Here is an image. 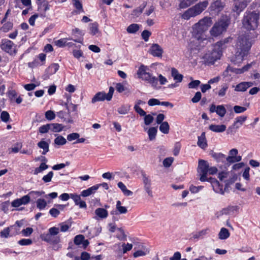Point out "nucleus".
<instances>
[{"mask_svg": "<svg viewBox=\"0 0 260 260\" xmlns=\"http://www.w3.org/2000/svg\"><path fill=\"white\" fill-rule=\"evenodd\" d=\"M260 15L255 11H246L242 19V27L247 30H254L257 28Z\"/></svg>", "mask_w": 260, "mask_h": 260, "instance_id": "obj_1", "label": "nucleus"}, {"mask_svg": "<svg viewBox=\"0 0 260 260\" xmlns=\"http://www.w3.org/2000/svg\"><path fill=\"white\" fill-rule=\"evenodd\" d=\"M257 36L258 34L256 31L247 32L240 36L237 42L238 49L244 50L246 53H249L252 45L254 42V39L257 37Z\"/></svg>", "mask_w": 260, "mask_h": 260, "instance_id": "obj_2", "label": "nucleus"}, {"mask_svg": "<svg viewBox=\"0 0 260 260\" xmlns=\"http://www.w3.org/2000/svg\"><path fill=\"white\" fill-rule=\"evenodd\" d=\"M212 23L213 22L211 17H205L201 19L194 24L193 27L194 37L198 40H204V33L208 30Z\"/></svg>", "mask_w": 260, "mask_h": 260, "instance_id": "obj_3", "label": "nucleus"}, {"mask_svg": "<svg viewBox=\"0 0 260 260\" xmlns=\"http://www.w3.org/2000/svg\"><path fill=\"white\" fill-rule=\"evenodd\" d=\"M208 5V1L199 2L185 11L182 15L181 17L185 20H189L191 17H196L204 11Z\"/></svg>", "mask_w": 260, "mask_h": 260, "instance_id": "obj_4", "label": "nucleus"}, {"mask_svg": "<svg viewBox=\"0 0 260 260\" xmlns=\"http://www.w3.org/2000/svg\"><path fill=\"white\" fill-rule=\"evenodd\" d=\"M149 70V69L148 67L141 64L137 71L138 77L151 84L152 86L156 87L157 85L158 79L156 77L153 76L148 72Z\"/></svg>", "mask_w": 260, "mask_h": 260, "instance_id": "obj_5", "label": "nucleus"}, {"mask_svg": "<svg viewBox=\"0 0 260 260\" xmlns=\"http://www.w3.org/2000/svg\"><path fill=\"white\" fill-rule=\"evenodd\" d=\"M59 232V229L55 226L51 227L48 229L47 234L44 233L41 235V238L50 244H57L60 242V237L57 236Z\"/></svg>", "mask_w": 260, "mask_h": 260, "instance_id": "obj_6", "label": "nucleus"}, {"mask_svg": "<svg viewBox=\"0 0 260 260\" xmlns=\"http://www.w3.org/2000/svg\"><path fill=\"white\" fill-rule=\"evenodd\" d=\"M209 166L207 161L203 159L199 160L197 171L200 176V180L202 182H205L209 179V178L207 177Z\"/></svg>", "mask_w": 260, "mask_h": 260, "instance_id": "obj_7", "label": "nucleus"}, {"mask_svg": "<svg viewBox=\"0 0 260 260\" xmlns=\"http://www.w3.org/2000/svg\"><path fill=\"white\" fill-rule=\"evenodd\" d=\"M230 38H226L222 40L217 42L214 46V48L212 52V57L214 58L213 62H214L216 60L220 59L222 55V49L225 44L229 42Z\"/></svg>", "mask_w": 260, "mask_h": 260, "instance_id": "obj_8", "label": "nucleus"}, {"mask_svg": "<svg viewBox=\"0 0 260 260\" xmlns=\"http://www.w3.org/2000/svg\"><path fill=\"white\" fill-rule=\"evenodd\" d=\"M228 25L227 21L221 20L214 24L210 30V34L214 37L218 36L226 30Z\"/></svg>", "mask_w": 260, "mask_h": 260, "instance_id": "obj_9", "label": "nucleus"}, {"mask_svg": "<svg viewBox=\"0 0 260 260\" xmlns=\"http://www.w3.org/2000/svg\"><path fill=\"white\" fill-rule=\"evenodd\" d=\"M209 182L213 188V190L218 193H220L221 194H223L224 191H226V189L229 187V183H226L225 187L224 189H223V185L220 184L219 181L215 178L212 177H209V179L207 181Z\"/></svg>", "mask_w": 260, "mask_h": 260, "instance_id": "obj_10", "label": "nucleus"}, {"mask_svg": "<svg viewBox=\"0 0 260 260\" xmlns=\"http://www.w3.org/2000/svg\"><path fill=\"white\" fill-rule=\"evenodd\" d=\"M224 6V3L221 0H212L209 10L212 13L218 14L223 9Z\"/></svg>", "mask_w": 260, "mask_h": 260, "instance_id": "obj_11", "label": "nucleus"}, {"mask_svg": "<svg viewBox=\"0 0 260 260\" xmlns=\"http://www.w3.org/2000/svg\"><path fill=\"white\" fill-rule=\"evenodd\" d=\"M14 45V44L12 41L9 40L3 39L0 47L3 51L10 55H12L16 53L13 48Z\"/></svg>", "mask_w": 260, "mask_h": 260, "instance_id": "obj_12", "label": "nucleus"}, {"mask_svg": "<svg viewBox=\"0 0 260 260\" xmlns=\"http://www.w3.org/2000/svg\"><path fill=\"white\" fill-rule=\"evenodd\" d=\"M142 176L144 190L150 197H152L153 193L151 189V179L144 172H142Z\"/></svg>", "mask_w": 260, "mask_h": 260, "instance_id": "obj_13", "label": "nucleus"}, {"mask_svg": "<svg viewBox=\"0 0 260 260\" xmlns=\"http://www.w3.org/2000/svg\"><path fill=\"white\" fill-rule=\"evenodd\" d=\"M209 111L211 113L216 112L221 117H224L226 112L224 106L222 105L216 106L214 104H212L210 107Z\"/></svg>", "mask_w": 260, "mask_h": 260, "instance_id": "obj_14", "label": "nucleus"}, {"mask_svg": "<svg viewBox=\"0 0 260 260\" xmlns=\"http://www.w3.org/2000/svg\"><path fill=\"white\" fill-rule=\"evenodd\" d=\"M23 225L22 221L17 220L15 223L12 225L9 226L10 229L11 236H15L20 233V228Z\"/></svg>", "mask_w": 260, "mask_h": 260, "instance_id": "obj_15", "label": "nucleus"}, {"mask_svg": "<svg viewBox=\"0 0 260 260\" xmlns=\"http://www.w3.org/2000/svg\"><path fill=\"white\" fill-rule=\"evenodd\" d=\"M150 53L153 56L161 57L163 53V50L161 47L157 44H153L150 48Z\"/></svg>", "mask_w": 260, "mask_h": 260, "instance_id": "obj_16", "label": "nucleus"}, {"mask_svg": "<svg viewBox=\"0 0 260 260\" xmlns=\"http://www.w3.org/2000/svg\"><path fill=\"white\" fill-rule=\"evenodd\" d=\"M247 3L245 1H236L234 3L233 11L236 12L238 15H239L247 7Z\"/></svg>", "mask_w": 260, "mask_h": 260, "instance_id": "obj_17", "label": "nucleus"}, {"mask_svg": "<svg viewBox=\"0 0 260 260\" xmlns=\"http://www.w3.org/2000/svg\"><path fill=\"white\" fill-rule=\"evenodd\" d=\"M248 53H245L244 50H239L236 52L234 58L232 61L235 64H239L242 62L245 56H247Z\"/></svg>", "mask_w": 260, "mask_h": 260, "instance_id": "obj_18", "label": "nucleus"}, {"mask_svg": "<svg viewBox=\"0 0 260 260\" xmlns=\"http://www.w3.org/2000/svg\"><path fill=\"white\" fill-rule=\"evenodd\" d=\"M99 188V185H93L87 189L83 190L81 192V196L83 197H88L92 194L94 193Z\"/></svg>", "mask_w": 260, "mask_h": 260, "instance_id": "obj_19", "label": "nucleus"}, {"mask_svg": "<svg viewBox=\"0 0 260 260\" xmlns=\"http://www.w3.org/2000/svg\"><path fill=\"white\" fill-rule=\"evenodd\" d=\"M205 135V132H203L201 135L198 138L197 144L198 146L202 149H205L208 145Z\"/></svg>", "mask_w": 260, "mask_h": 260, "instance_id": "obj_20", "label": "nucleus"}, {"mask_svg": "<svg viewBox=\"0 0 260 260\" xmlns=\"http://www.w3.org/2000/svg\"><path fill=\"white\" fill-rule=\"evenodd\" d=\"M105 100L107 101L106 93L104 92H98L92 98L91 103L94 104L97 102L104 101Z\"/></svg>", "mask_w": 260, "mask_h": 260, "instance_id": "obj_21", "label": "nucleus"}, {"mask_svg": "<svg viewBox=\"0 0 260 260\" xmlns=\"http://www.w3.org/2000/svg\"><path fill=\"white\" fill-rule=\"evenodd\" d=\"M226 125L224 124L216 125L211 124L209 126V129L215 133H222L226 130Z\"/></svg>", "mask_w": 260, "mask_h": 260, "instance_id": "obj_22", "label": "nucleus"}, {"mask_svg": "<svg viewBox=\"0 0 260 260\" xmlns=\"http://www.w3.org/2000/svg\"><path fill=\"white\" fill-rule=\"evenodd\" d=\"M242 159V157L240 155L238 156H229L226 157V161L225 165L226 166H230L231 164L239 162Z\"/></svg>", "mask_w": 260, "mask_h": 260, "instance_id": "obj_23", "label": "nucleus"}, {"mask_svg": "<svg viewBox=\"0 0 260 260\" xmlns=\"http://www.w3.org/2000/svg\"><path fill=\"white\" fill-rule=\"evenodd\" d=\"M212 157H213L217 162H222L224 164L226 161V156L221 153L212 152L211 153Z\"/></svg>", "mask_w": 260, "mask_h": 260, "instance_id": "obj_24", "label": "nucleus"}, {"mask_svg": "<svg viewBox=\"0 0 260 260\" xmlns=\"http://www.w3.org/2000/svg\"><path fill=\"white\" fill-rule=\"evenodd\" d=\"M76 34L79 35L80 37L75 39H72L74 42L79 43H82L83 41V36L84 33L78 28H75L72 30V34L75 35Z\"/></svg>", "mask_w": 260, "mask_h": 260, "instance_id": "obj_25", "label": "nucleus"}, {"mask_svg": "<svg viewBox=\"0 0 260 260\" xmlns=\"http://www.w3.org/2000/svg\"><path fill=\"white\" fill-rule=\"evenodd\" d=\"M95 214L98 217L104 219L106 218L108 216V211L103 208H98L95 210Z\"/></svg>", "mask_w": 260, "mask_h": 260, "instance_id": "obj_26", "label": "nucleus"}, {"mask_svg": "<svg viewBox=\"0 0 260 260\" xmlns=\"http://www.w3.org/2000/svg\"><path fill=\"white\" fill-rule=\"evenodd\" d=\"M147 4L146 2H143V3L139 7L136 8L133 11L132 15L136 17H139L143 12V10L146 8Z\"/></svg>", "mask_w": 260, "mask_h": 260, "instance_id": "obj_27", "label": "nucleus"}, {"mask_svg": "<svg viewBox=\"0 0 260 260\" xmlns=\"http://www.w3.org/2000/svg\"><path fill=\"white\" fill-rule=\"evenodd\" d=\"M246 119L247 116H241L236 117L233 123V126H235L236 129L239 128V127L243 124Z\"/></svg>", "mask_w": 260, "mask_h": 260, "instance_id": "obj_28", "label": "nucleus"}, {"mask_svg": "<svg viewBox=\"0 0 260 260\" xmlns=\"http://www.w3.org/2000/svg\"><path fill=\"white\" fill-rule=\"evenodd\" d=\"M171 75L174 79L176 80L177 82H181L182 81L183 76L182 74H180L178 73V71L176 69H172Z\"/></svg>", "mask_w": 260, "mask_h": 260, "instance_id": "obj_29", "label": "nucleus"}, {"mask_svg": "<svg viewBox=\"0 0 260 260\" xmlns=\"http://www.w3.org/2000/svg\"><path fill=\"white\" fill-rule=\"evenodd\" d=\"M50 130L53 132H60L63 129V126L61 124L57 123L49 124Z\"/></svg>", "mask_w": 260, "mask_h": 260, "instance_id": "obj_30", "label": "nucleus"}, {"mask_svg": "<svg viewBox=\"0 0 260 260\" xmlns=\"http://www.w3.org/2000/svg\"><path fill=\"white\" fill-rule=\"evenodd\" d=\"M37 145L39 148L43 149V151L42 153V154L45 155L49 151V144L44 140H41L38 143Z\"/></svg>", "mask_w": 260, "mask_h": 260, "instance_id": "obj_31", "label": "nucleus"}, {"mask_svg": "<svg viewBox=\"0 0 260 260\" xmlns=\"http://www.w3.org/2000/svg\"><path fill=\"white\" fill-rule=\"evenodd\" d=\"M230 236L229 230L224 228H222L218 234V237L221 240L228 239Z\"/></svg>", "mask_w": 260, "mask_h": 260, "instance_id": "obj_32", "label": "nucleus"}, {"mask_svg": "<svg viewBox=\"0 0 260 260\" xmlns=\"http://www.w3.org/2000/svg\"><path fill=\"white\" fill-rule=\"evenodd\" d=\"M117 185L125 196H131L133 195V192L132 191L128 190L126 188V186L122 182H119Z\"/></svg>", "mask_w": 260, "mask_h": 260, "instance_id": "obj_33", "label": "nucleus"}, {"mask_svg": "<svg viewBox=\"0 0 260 260\" xmlns=\"http://www.w3.org/2000/svg\"><path fill=\"white\" fill-rule=\"evenodd\" d=\"M59 66L58 63H53L50 65L46 70L49 74L53 75L58 70Z\"/></svg>", "mask_w": 260, "mask_h": 260, "instance_id": "obj_34", "label": "nucleus"}, {"mask_svg": "<svg viewBox=\"0 0 260 260\" xmlns=\"http://www.w3.org/2000/svg\"><path fill=\"white\" fill-rule=\"evenodd\" d=\"M157 132V127H151L149 128L148 131V135L149 137V139L150 141H152L155 139Z\"/></svg>", "mask_w": 260, "mask_h": 260, "instance_id": "obj_35", "label": "nucleus"}, {"mask_svg": "<svg viewBox=\"0 0 260 260\" xmlns=\"http://www.w3.org/2000/svg\"><path fill=\"white\" fill-rule=\"evenodd\" d=\"M198 0H182L179 4V7L180 9H185L195 2H196Z\"/></svg>", "mask_w": 260, "mask_h": 260, "instance_id": "obj_36", "label": "nucleus"}, {"mask_svg": "<svg viewBox=\"0 0 260 260\" xmlns=\"http://www.w3.org/2000/svg\"><path fill=\"white\" fill-rule=\"evenodd\" d=\"M36 206L40 210L44 209L47 205V203L44 199H38L36 202Z\"/></svg>", "mask_w": 260, "mask_h": 260, "instance_id": "obj_37", "label": "nucleus"}, {"mask_svg": "<svg viewBox=\"0 0 260 260\" xmlns=\"http://www.w3.org/2000/svg\"><path fill=\"white\" fill-rule=\"evenodd\" d=\"M159 126V130L160 131L165 134H168L169 133L170 126L167 121H164L163 123H161Z\"/></svg>", "mask_w": 260, "mask_h": 260, "instance_id": "obj_38", "label": "nucleus"}, {"mask_svg": "<svg viewBox=\"0 0 260 260\" xmlns=\"http://www.w3.org/2000/svg\"><path fill=\"white\" fill-rule=\"evenodd\" d=\"M99 24L97 22H94L89 24L90 32L92 35H96L99 31Z\"/></svg>", "mask_w": 260, "mask_h": 260, "instance_id": "obj_39", "label": "nucleus"}, {"mask_svg": "<svg viewBox=\"0 0 260 260\" xmlns=\"http://www.w3.org/2000/svg\"><path fill=\"white\" fill-rule=\"evenodd\" d=\"M139 29V25L136 23H133L129 25L126 28L128 33L135 34Z\"/></svg>", "mask_w": 260, "mask_h": 260, "instance_id": "obj_40", "label": "nucleus"}, {"mask_svg": "<svg viewBox=\"0 0 260 260\" xmlns=\"http://www.w3.org/2000/svg\"><path fill=\"white\" fill-rule=\"evenodd\" d=\"M72 40V39L63 38L57 40L55 42V45L58 47H63L69 45L67 44V40Z\"/></svg>", "mask_w": 260, "mask_h": 260, "instance_id": "obj_41", "label": "nucleus"}, {"mask_svg": "<svg viewBox=\"0 0 260 260\" xmlns=\"http://www.w3.org/2000/svg\"><path fill=\"white\" fill-rule=\"evenodd\" d=\"M121 202L117 201L116 205V208L119 214H125L127 213V210L125 207L121 206Z\"/></svg>", "mask_w": 260, "mask_h": 260, "instance_id": "obj_42", "label": "nucleus"}, {"mask_svg": "<svg viewBox=\"0 0 260 260\" xmlns=\"http://www.w3.org/2000/svg\"><path fill=\"white\" fill-rule=\"evenodd\" d=\"M209 231V230L208 228L202 230L193 234L192 238H193L194 239H199L200 238H202L204 236L206 235L208 233Z\"/></svg>", "mask_w": 260, "mask_h": 260, "instance_id": "obj_43", "label": "nucleus"}, {"mask_svg": "<svg viewBox=\"0 0 260 260\" xmlns=\"http://www.w3.org/2000/svg\"><path fill=\"white\" fill-rule=\"evenodd\" d=\"M10 232V229L9 227H7L0 232V237L2 238H8L11 237Z\"/></svg>", "mask_w": 260, "mask_h": 260, "instance_id": "obj_44", "label": "nucleus"}, {"mask_svg": "<svg viewBox=\"0 0 260 260\" xmlns=\"http://www.w3.org/2000/svg\"><path fill=\"white\" fill-rule=\"evenodd\" d=\"M149 252V250L147 248H145L143 250H139L136 251L134 253L133 255L135 257H137L139 256L145 255Z\"/></svg>", "mask_w": 260, "mask_h": 260, "instance_id": "obj_45", "label": "nucleus"}, {"mask_svg": "<svg viewBox=\"0 0 260 260\" xmlns=\"http://www.w3.org/2000/svg\"><path fill=\"white\" fill-rule=\"evenodd\" d=\"M66 143V139L61 136H58L54 139V143L57 145H63Z\"/></svg>", "mask_w": 260, "mask_h": 260, "instance_id": "obj_46", "label": "nucleus"}, {"mask_svg": "<svg viewBox=\"0 0 260 260\" xmlns=\"http://www.w3.org/2000/svg\"><path fill=\"white\" fill-rule=\"evenodd\" d=\"M45 193L44 191H31L28 194L30 198H31L34 199H36L37 197L42 196Z\"/></svg>", "mask_w": 260, "mask_h": 260, "instance_id": "obj_47", "label": "nucleus"}, {"mask_svg": "<svg viewBox=\"0 0 260 260\" xmlns=\"http://www.w3.org/2000/svg\"><path fill=\"white\" fill-rule=\"evenodd\" d=\"M10 119V115L7 111H3L1 114V119L2 121L7 123Z\"/></svg>", "mask_w": 260, "mask_h": 260, "instance_id": "obj_48", "label": "nucleus"}, {"mask_svg": "<svg viewBox=\"0 0 260 260\" xmlns=\"http://www.w3.org/2000/svg\"><path fill=\"white\" fill-rule=\"evenodd\" d=\"M247 89L244 82H242L237 84L235 88L236 91H245Z\"/></svg>", "mask_w": 260, "mask_h": 260, "instance_id": "obj_49", "label": "nucleus"}, {"mask_svg": "<svg viewBox=\"0 0 260 260\" xmlns=\"http://www.w3.org/2000/svg\"><path fill=\"white\" fill-rule=\"evenodd\" d=\"M73 5L76 8V9L79 11V13L80 12H84L83 6L81 2L79 0H73Z\"/></svg>", "mask_w": 260, "mask_h": 260, "instance_id": "obj_50", "label": "nucleus"}, {"mask_svg": "<svg viewBox=\"0 0 260 260\" xmlns=\"http://www.w3.org/2000/svg\"><path fill=\"white\" fill-rule=\"evenodd\" d=\"M84 236L83 235H78L74 238V243L77 245H79L82 244L84 240Z\"/></svg>", "mask_w": 260, "mask_h": 260, "instance_id": "obj_51", "label": "nucleus"}, {"mask_svg": "<svg viewBox=\"0 0 260 260\" xmlns=\"http://www.w3.org/2000/svg\"><path fill=\"white\" fill-rule=\"evenodd\" d=\"M7 94L11 101H12L17 95L16 91L12 89L8 90Z\"/></svg>", "mask_w": 260, "mask_h": 260, "instance_id": "obj_52", "label": "nucleus"}, {"mask_svg": "<svg viewBox=\"0 0 260 260\" xmlns=\"http://www.w3.org/2000/svg\"><path fill=\"white\" fill-rule=\"evenodd\" d=\"M174 161V158L172 157H169L166 158L163 160V165L166 168L170 167Z\"/></svg>", "mask_w": 260, "mask_h": 260, "instance_id": "obj_53", "label": "nucleus"}, {"mask_svg": "<svg viewBox=\"0 0 260 260\" xmlns=\"http://www.w3.org/2000/svg\"><path fill=\"white\" fill-rule=\"evenodd\" d=\"M129 109V106L122 105L118 108L117 112L120 114H125L128 112Z\"/></svg>", "mask_w": 260, "mask_h": 260, "instance_id": "obj_54", "label": "nucleus"}, {"mask_svg": "<svg viewBox=\"0 0 260 260\" xmlns=\"http://www.w3.org/2000/svg\"><path fill=\"white\" fill-rule=\"evenodd\" d=\"M53 172L52 171L49 172L47 175L43 176L42 180L45 183H48L51 181L52 178L53 176Z\"/></svg>", "mask_w": 260, "mask_h": 260, "instance_id": "obj_55", "label": "nucleus"}, {"mask_svg": "<svg viewBox=\"0 0 260 260\" xmlns=\"http://www.w3.org/2000/svg\"><path fill=\"white\" fill-rule=\"evenodd\" d=\"M18 243L22 246L29 245L32 243V241L30 239H22L18 241Z\"/></svg>", "mask_w": 260, "mask_h": 260, "instance_id": "obj_56", "label": "nucleus"}, {"mask_svg": "<svg viewBox=\"0 0 260 260\" xmlns=\"http://www.w3.org/2000/svg\"><path fill=\"white\" fill-rule=\"evenodd\" d=\"M45 115L46 118L49 120H53L55 117V114L52 110H48L46 111Z\"/></svg>", "mask_w": 260, "mask_h": 260, "instance_id": "obj_57", "label": "nucleus"}, {"mask_svg": "<svg viewBox=\"0 0 260 260\" xmlns=\"http://www.w3.org/2000/svg\"><path fill=\"white\" fill-rule=\"evenodd\" d=\"M144 116V123L146 125H148L153 122L154 118L150 114H146Z\"/></svg>", "mask_w": 260, "mask_h": 260, "instance_id": "obj_58", "label": "nucleus"}, {"mask_svg": "<svg viewBox=\"0 0 260 260\" xmlns=\"http://www.w3.org/2000/svg\"><path fill=\"white\" fill-rule=\"evenodd\" d=\"M151 35V32L147 30H144L141 34L142 39L145 41L147 42L149 37Z\"/></svg>", "mask_w": 260, "mask_h": 260, "instance_id": "obj_59", "label": "nucleus"}, {"mask_svg": "<svg viewBox=\"0 0 260 260\" xmlns=\"http://www.w3.org/2000/svg\"><path fill=\"white\" fill-rule=\"evenodd\" d=\"M38 5L39 6V8H41L42 7L43 8V11L45 13L47 11H48L50 8V6L48 4V2L44 1L43 2H40L38 4Z\"/></svg>", "mask_w": 260, "mask_h": 260, "instance_id": "obj_60", "label": "nucleus"}, {"mask_svg": "<svg viewBox=\"0 0 260 260\" xmlns=\"http://www.w3.org/2000/svg\"><path fill=\"white\" fill-rule=\"evenodd\" d=\"M80 137V135L77 133H73L67 136V140L69 141H72L76 139L77 140Z\"/></svg>", "mask_w": 260, "mask_h": 260, "instance_id": "obj_61", "label": "nucleus"}, {"mask_svg": "<svg viewBox=\"0 0 260 260\" xmlns=\"http://www.w3.org/2000/svg\"><path fill=\"white\" fill-rule=\"evenodd\" d=\"M200 83L201 82L199 80H193L189 83L188 86L189 88H196L199 86Z\"/></svg>", "mask_w": 260, "mask_h": 260, "instance_id": "obj_62", "label": "nucleus"}, {"mask_svg": "<svg viewBox=\"0 0 260 260\" xmlns=\"http://www.w3.org/2000/svg\"><path fill=\"white\" fill-rule=\"evenodd\" d=\"M21 205H26L30 202V197L28 194L23 196L22 198L19 199Z\"/></svg>", "mask_w": 260, "mask_h": 260, "instance_id": "obj_63", "label": "nucleus"}, {"mask_svg": "<svg viewBox=\"0 0 260 260\" xmlns=\"http://www.w3.org/2000/svg\"><path fill=\"white\" fill-rule=\"evenodd\" d=\"M49 213L51 215V216L55 217V218L57 217L60 214L59 211L56 208H51L49 210Z\"/></svg>", "mask_w": 260, "mask_h": 260, "instance_id": "obj_64", "label": "nucleus"}]
</instances>
